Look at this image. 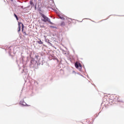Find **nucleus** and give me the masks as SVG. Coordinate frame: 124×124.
<instances>
[{"instance_id":"nucleus-11","label":"nucleus","mask_w":124,"mask_h":124,"mask_svg":"<svg viewBox=\"0 0 124 124\" xmlns=\"http://www.w3.org/2000/svg\"><path fill=\"white\" fill-rule=\"evenodd\" d=\"M50 28H55L54 26H50Z\"/></svg>"},{"instance_id":"nucleus-12","label":"nucleus","mask_w":124,"mask_h":124,"mask_svg":"<svg viewBox=\"0 0 124 124\" xmlns=\"http://www.w3.org/2000/svg\"><path fill=\"white\" fill-rule=\"evenodd\" d=\"M22 31L23 32V31H24V28H22Z\"/></svg>"},{"instance_id":"nucleus-5","label":"nucleus","mask_w":124,"mask_h":124,"mask_svg":"<svg viewBox=\"0 0 124 124\" xmlns=\"http://www.w3.org/2000/svg\"><path fill=\"white\" fill-rule=\"evenodd\" d=\"M61 26H62V27H63V26H65V23H64V22H62L61 24Z\"/></svg>"},{"instance_id":"nucleus-3","label":"nucleus","mask_w":124,"mask_h":124,"mask_svg":"<svg viewBox=\"0 0 124 124\" xmlns=\"http://www.w3.org/2000/svg\"><path fill=\"white\" fill-rule=\"evenodd\" d=\"M58 16L60 19H61L62 20H64V17H63V16H62L61 15H58Z\"/></svg>"},{"instance_id":"nucleus-13","label":"nucleus","mask_w":124,"mask_h":124,"mask_svg":"<svg viewBox=\"0 0 124 124\" xmlns=\"http://www.w3.org/2000/svg\"><path fill=\"white\" fill-rule=\"evenodd\" d=\"M68 23H69V24H70L71 22H70V21H69Z\"/></svg>"},{"instance_id":"nucleus-1","label":"nucleus","mask_w":124,"mask_h":124,"mask_svg":"<svg viewBox=\"0 0 124 124\" xmlns=\"http://www.w3.org/2000/svg\"><path fill=\"white\" fill-rule=\"evenodd\" d=\"M42 16L43 18V19H42V21H43V22H48V23H50V25H53V23L51 22V20L45 16V15L42 14Z\"/></svg>"},{"instance_id":"nucleus-8","label":"nucleus","mask_w":124,"mask_h":124,"mask_svg":"<svg viewBox=\"0 0 124 124\" xmlns=\"http://www.w3.org/2000/svg\"><path fill=\"white\" fill-rule=\"evenodd\" d=\"M14 16L15 17H16V20H18V16H17V15H16V14H14Z\"/></svg>"},{"instance_id":"nucleus-9","label":"nucleus","mask_w":124,"mask_h":124,"mask_svg":"<svg viewBox=\"0 0 124 124\" xmlns=\"http://www.w3.org/2000/svg\"><path fill=\"white\" fill-rule=\"evenodd\" d=\"M23 32L24 34H25V35H27V33H26L25 31H24Z\"/></svg>"},{"instance_id":"nucleus-6","label":"nucleus","mask_w":124,"mask_h":124,"mask_svg":"<svg viewBox=\"0 0 124 124\" xmlns=\"http://www.w3.org/2000/svg\"><path fill=\"white\" fill-rule=\"evenodd\" d=\"M38 43L39 44H43V42H42L41 40H40V41H38Z\"/></svg>"},{"instance_id":"nucleus-14","label":"nucleus","mask_w":124,"mask_h":124,"mask_svg":"<svg viewBox=\"0 0 124 124\" xmlns=\"http://www.w3.org/2000/svg\"><path fill=\"white\" fill-rule=\"evenodd\" d=\"M11 0V1H13V0Z\"/></svg>"},{"instance_id":"nucleus-7","label":"nucleus","mask_w":124,"mask_h":124,"mask_svg":"<svg viewBox=\"0 0 124 124\" xmlns=\"http://www.w3.org/2000/svg\"><path fill=\"white\" fill-rule=\"evenodd\" d=\"M19 25L20 24H21L22 25V28H24V24L23 23H22V22L19 23Z\"/></svg>"},{"instance_id":"nucleus-10","label":"nucleus","mask_w":124,"mask_h":124,"mask_svg":"<svg viewBox=\"0 0 124 124\" xmlns=\"http://www.w3.org/2000/svg\"><path fill=\"white\" fill-rule=\"evenodd\" d=\"M30 4H33V3L32 1H31Z\"/></svg>"},{"instance_id":"nucleus-4","label":"nucleus","mask_w":124,"mask_h":124,"mask_svg":"<svg viewBox=\"0 0 124 124\" xmlns=\"http://www.w3.org/2000/svg\"><path fill=\"white\" fill-rule=\"evenodd\" d=\"M18 32L21 31V26H20V23H18Z\"/></svg>"},{"instance_id":"nucleus-2","label":"nucleus","mask_w":124,"mask_h":124,"mask_svg":"<svg viewBox=\"0 0 124 124\" xmlns=\"http://www.w3.org/2000/svg\"><path fill=\"white\" fill-rule=\"evenodd\" d=\"M75 67L76 68H78L79 67H82V65L79 62H76L75 64Z\"/></svg>"},{"instance_id":"nucleus-15","label":"nucleus","mask_w":124,"mask_h":124,"mask_svg":"<svg viewBox=\"0 0 124 124\" xmlns=\"http://www.w3.org/2000/svg\"><path fill=\"white\" fill-rule=\"evenodd\" d=\"M30 106V105H29V106Z\"/></svg>"}]
</instances>
